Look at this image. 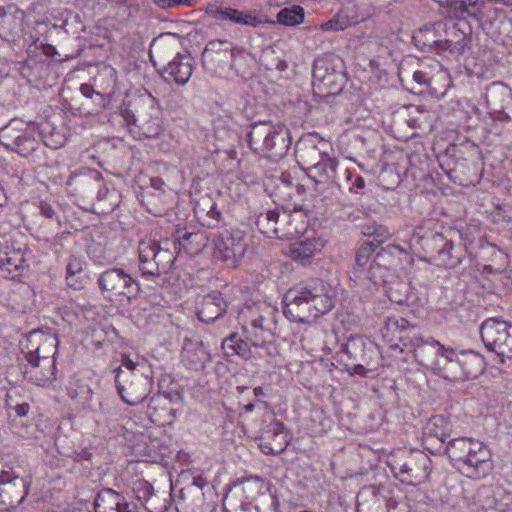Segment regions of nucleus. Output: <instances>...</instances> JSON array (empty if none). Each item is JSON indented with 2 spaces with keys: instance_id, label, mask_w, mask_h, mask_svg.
<instances>
[{
  "instance_id": "obj_1",
  "label": "nucleus",
  "mask_w": 512,
  "mask_h": 512,
  "mask_svg": "<svg viewBox=\"0 0 512 512\" xmlns=\"http://www.w3.org/2000/svg\"><path fill=\"white\" fill-rule=\"evenodd\" d=\"M283 313L291 321L305 323L334 307L333 290L321 279H311L289 289L282 299Z\"/></svg>"
},
{
  "instance_id": "obj_2",
  "label": "nucleus",
  "mask_w": 512,
  "mask_h": 512,
  "mask_svg": "<svg viewBox=\"0 0 512 512\" xmlns=\"http://www.w3.org/2000/svg\"><path fill=\"white\" fill-rule=\"evenodd\" d=\"M454 466L470 478H481L493 469L492 453L482 441L459 437L449 440L444 447Z\"/></svg>"
},
{
  "instance_id": "obj_3",
  "label": "nucleus",
  "mask_w": 512,
  "mask_h": 512,
  "mask_svg": "<svg viewBox=\"0 0 512 512\" xmlns=\"http://www.w3.org/2000/svg\"><path fill=\"white\" fill-rule=\"evenodd\" d=\"M233 487H240L245 498L252 501L241 502L237 506L235 498L227 493L223 499L224 512H278V497L262 478L250 476L237 479Z\"/></svg>"
},
{
  "instance_id": "obj_4",
  "label": "nucleus",
  "mask_w": 512,
  "mask_h": 512,
  "mask_svg": "<svg viewBox=\"0 0 512 512\" xmlns=\"http://www.w3.org/2000/svg\"><path fill=\"white\" fill-rule=\"evenodd\" d=\"M247 143L255 154L278 161L287 154L291 137L283 124L259 121L249 126Z\"/></svg>"
},
{
  "instance_id": "obj_5",
  "label": "nucleus",
  "mask_w": 512,
  "mask_h": 512,
  "mask_svg": "<svg viewBox=\"0 0 512 512\" xmlns=\"http://www.w3.org/2000/svg\"><path fill=\"white\" fill-rule=\"evenodd\" d=\"M365 235L375 236V241L362 244L355 258V264L350 272V279L356 285L363 286L371 289L372 286H378L384 282V269L379 264L375 263L371 256L378 248L379 244L388 238V231L382 227L373 228L367 227V231L363 232Z\"/></svg>"
},
{
  "instance_id": "obj_6",
  "label": "nucleus",
  "mask_w": 512,
  "mask_h": 512,
  "mask_svg": "<svg viewBox=\"0 0 512 512\" xmlns=\"http://www.w3.org/2000/svg\"><path fill=\"white\" fill-rule=\"evenodd\" d=\"M176 246V241L171 243L165 240L161 243L152 239L140 241L138 246L139 271L145 278L159 276L170 271L175 253L170 250V245Z\"/></svg>"
},
{
  "instance_id": "obj_7",
  "label": "nucleus",
  "mask_w": 512,
  "mask_h": 512,
  "mask_svg": "<svg viewBox=\"0 0 512 512\" xmlns=\"http://www.w3.org/2000/svg\"><path fill=\"white\" fill-rule=\"evenodd\" d=\"M38 135V126L35 122L12 119L0 130V143L7 150L27 157L37 149Z\"/></svg>"
},
{
  "instance_id": "obj_8",
  "label": "nucleus",
  "mask_w": 512,
  "mask_h": 512,
  "mask_svg": "<svg viewBox=\"0 0 512 512\" xmlns=\"http://www.w3.org/2000/svg\"><path fill=\"white\" fill-rule=\"evenodd\" d=\"M390 467L402 483L417 485L428 480L431 460L421 451H403L391 460Z\"/></svg>"
},
{
  "instance_id": "obj_9",
  "label": "nucleus",
  "mask_w": 512,
  "mask_h": 512,
  "mask_svg": "<svg viewBox=\"0 0 512 512\" xmlns=\"http://www.w3.org/2000/svg\"><path fill=\"white\" fill-rule=\"evenodd\" d=\"M97 285L105 299L130 302L140 291L139 283L121 268H110L98 275Z\"/></svg>"
},
{
  "instance_id": "obj_10",
  "label": "nucleus",
  "mask_w": 512,
  "mask_h": 512,
  "mask_svg": "<svg viewBox=\"0 0 512 512\" xmlns=\"http://www.w3.org/2000/svg\"><path fill=\"white\" fill-rule=\"evenodd\" d=\"M485 347L502 358H512V324L499 318L486 319L480 326Z\"/></svg>"
},
{
  "instance_id": "obj_11",
  "label": "nucleus",
  "mask_w": 512,
  "mask_h": 512,
  "mask_svg": "<svg viewBox=\"0 0 512 512\" xmlns=\"http://www.w3.org/2000/svg\"><path fill=\"white\" fill-rule=\"evenodd\" d=\"M214 253L228 267H236L244 257L248 242L245 233L241 230L224 229L214 237Z\"/></svg>"
},
{
  "instance_id": "obj_12",
  "label": "nucleus",
  "mask_w": 512,
  "mask_h": 512,
  "mask_svg": "<svg viewBox=\"0 0 512 512\" xmlns=\"http://www.w3.org/2000/svg\"><path fill=\"white\" fill-rule=\"evenodd\" d=\"M115 382L122 400L132 406L142 403L150 394L152 380L143 373L115 370Z\"/></svg>"
},
{
  "instance_id": "obj_13",
  "label": "nucleus",
  "mask_w": 512,
  "mask_h": 512,
  "mask_svg": "<svg viewBox=\"0 0 512 512\" xmlns=\"http://www.w3.org/2000/svg\"><path fill=\"white\" fill-rule=\"evenodd\" d=\"M20 467L6 466L0 472V504L16 508L29 492L30 482Z\"/></svg>"
},
{
  "instance_id": "obj_14",
  "label": "nucleus",
  "mask_w": 512,
  "mask_h": 512,
  "mask_svg": "<svg viewBox=\"0 0 512 512\" xmlns=\"http://www.w3.org/2000/svg\"><path fill=\"white\" fill-rule=\"evenodd\" d=\"M23 358L27 362L23 371L27 381L43 388L53 386L57 379L55 359L37 355H23Z\"/></svg>"
},
{
  "instance_id": "obj_15",
  "label": "nucleus",
  "mask_w": 512,
  "mask_h": 512,
  "mask_svg": "<svg viewBox=\"0 0 512 512\" xmlns=\"http://www.w3.org/2000/svg\"><path fill=\"white\" fill-rule=\"evenodd\" d=\"M58 344L59 341L56 335L44 333L40 330H33L21 341V354L30 356L37 355L56 360Z\"/></svg>"
},
{
  "instance_id": "obj_16",
  "label": "nucleus",
  "mask_w": 512,
  "mask_h": 512,
  "mask_svg": "<svg viewBox=\"0 0 512 512\" xmlns=\"http://www.w3.org/2000/svg\"><path fill=\"white\" fill-rule=\"evenodd\" d=\"M447 348L433 338L421 339L415 346L414 355L420 365L436 372L447 362V356H444Z\"/></svg>"
},
{
  "instance_id": "obj_17",
  "label": "nucleus",
  "mask_w": 512,
  "mask_h": 512,
  "mask_svg": "<svg viewBox=\"0 0 512 512\" xmlns=\"http://www.w3.org/2000/svg\"><path fill=\"white\" fill-rule=\"evenodd\" d=\"M209 351L204 347L202 341L184 337L181 351V362L186 369L200 372L210 362Z\"/></svg>"
},
{
  "instance_id": "obj_18",
  "label": "nucleus",
  "mask_w": 512,
  "mask_h": 512,
  "mask_svg": "<svg viewBox=\"0 0 512 512\" xmlns=\"http://www.w3.org/2000/svg\"><path fill=\"white\" fill-rule=\"evenodd\" d=\"M461 238V232L456 228L450 227L441 233H434L426 245L435 252L433 258L438 261L439 265L453 268L457 258L451 257V255L448 256L446 252H443V247L451 245V241L461 240Z\"/></svg>"
},
{
  "instance_id": "obj_19",
  "label": "nucleus",
  "mask_w": 512,
  "mask_h": 512,
  "mask_svg": "<svg viewBox=\"0 0 512 512\" xmlns=\"http://www.w3.org/2000/svg\"><path fill=\"white\" fill-rule=\"evenodd\" d=\"M444 30V21H437L424 25L413 34L412 38L415 46L424 52L435 50L438 54H440L441 40Z\"/></svg>"
},
{
  "instance_id": "obj_20",
  "label": "nucleus",
  "mask_w": 512,
  "mask_h": 512,
  "mask_svg": "<svg viewBox=\"0 0 512 512\" xmlns=\"http://www.w3.org/2000/svg\"><path fill=\"white\" fill-rule=\"evenodd\" d=\"M469 41L468 35L462 29L458 28L457 24L451 23L449 25L445 22L440 54L457 58L466 52Z\"/></svg>"
},
{
  "instance_id": "obj_21",
  "label": "nucleus",
  "mask_w": 512,
  "mask_h": 512,
  "mask_svg": "<svg viewBox=\"0 0 512 512\" xmlns=\"http://www.w3.org/2000/svg\"><path fill=\"white\" fill-rule=\"evenodd\" d=\"M485 0H447L446 13L450 18L466 20L468 18L480 22L483 15Z\"/></svg>"
},
{
  "instance_id": "obj_22",
  "label": "nucleus",
  "mask_w": 512,
  "mask_h": 512,
  "mask_svg": "<svg viewBox=\"0 0 512 512\" xmlns=\"http://www.w3.org/2000/svg\"><path fill=\"white\" fill-rule=\"evenodd\" d=\"M510 96V90L507 86L500 83H493L487 88L485 102L490 110L489 114L493 120L509 121L510 116L504 112V102Z\"/></svg>"
},
{
  "instance_id": "obj_23",
  "label": "nucleus",
  "mask_w": 512,
  "mask_h": 512,
  "mask_svg": "<svg viewBox=\"0 0 512 512\" xmlns=\"http://www.w3.org/2000/svg\"><path fill=\"white\" fill-rule=\"evenodd\" d=\"M313 83L323 85L329 89H340L344 82V75L336 70L335 65L326 59H318L312 69Z\"/></svg>"
},
{
  "instance_id": "obj_24",
  "label": "nucleus",
  "mask_w": 512,
  "mask_h": 512,
  "mask_svg": "<svg viewBox=\"0 0 512 512\" xmlns=\"http://www.w3.org/2000/svg\"><path fill=\"white\" fill-rule=\"evenodd\" d=\"M228 303L219 291H212L203 296L198 311V319L205 323H212L222 317L227 311Z\"/></svg>"
},
{
  "instance_id": "obj_25",
  "label": "nucleus",
  "mask_w": 512,
  "mask_h": 512,
  "mask_svg": "<svg viewBox=\"0 0 512 512\" xmlns=\"http://www.w3.org/2000/svg\"><path fill=\"white\" fill-rule=\"evenodd\" d=\"M138 134L145 138H153L162 131V122L158 116V109L151 103L141 105L136 118Z\"/></svg>"
},
{
  "instance_id": "obj_26",
  "label": "nucleus",
  "mask_w": 512,
  "mask_h": 512,
  "mask_svg": "<svg viewBox=\"0 0 512 512\" xmlns=\"http://www.w3.org/2000/svg\"><path fill=\"white\" fill-rule=\"evenodd\" d=\"M66 184L76 194L90 196L101 185V173L94 169H87L79 174L70 175Z\"/></svg>"
},
{
  "instance_id": "obj_27",
  "label": "nucleus",
  "mask_w": 512,
  "mask_h": 512,
  "mask_svg": "<svg viewBox=\"0 0 512 512\" xmlns=\"http://www.w3.org/2000/svg\"><path fill=\"white\" fill-rule=\"evenodd\" d=\"M209 14L217 21H230L235 24L253 28H256L262 23V20L258 16L245 13L229 6L211 8Z\"/></svg>"
},
{
  "instance_id": "obj_28",
  "label": "nucleus",
  "mask_w": 512,
  "mask_h": 512,
  "mask_svg": "<svg viewBox=\"0 0 512 512\" xmlns=\"http://www.w3.org/2000/svg\"><path fill=\"white\" fill-rule=\"evenodd\" d=\"M27 268L24 253L21 250L5 247L0 249V270L11 279L21 276Z\"/></svg>"
},
{
  "instance_id": "obj_29",
  "label": "nucleus",
  "mask_w": 512,
  "mask_h": 512,
  "mask_svg": "<svg viewBox=\"0 0 512 512\" xmlns=\"http://www.w3.org/2000/svg\"><path fill=\"white\" fill-rule=\"evenodd\" d=\"M192 71V58L188 54H178L164 68V73L181 86L189 81Z\"/></svg>"
},
{
  "instance_id": "obj_30",
  "label": "nucleus",
  "mask_w": 512,
  "mask_h": 512,
  "mask_svg": "<svg viewBox=\"0 0 512 512\" xmlns=\"http://www.w3.org/2000/svg\"><path fill=\"white\" fill-rule=\"evenodd\" d=\"M445 424V420L442 416H433L429 419L426 427L423 431V445L424 447L433 452V444L435 440H437L440 445L445 446L448 444L449 435L446 434L443 430H441V427H443Z\"/></svg>"
},
{
  "instance_id": "obj_31",
  "label": "nucleus",
  "mask_w": 512,
  "mask_h": 512,
  "mask_svg": "<svg viewBox=\"0 0 512 512\" xmlns=\"http://www.w3.org/2000/svg\"><path fill=\"white\" fill-rule=\"evenodd\" d=\"M338 162L329 157L322 158L321 161L311 168L307 176L316 184H330L334 181Z\"/></svg>"
},
{
  "instance_id": "obj_32",
  "label": "nucleus",
  "mask_w": 512,
  "mask_h": 512,
  "mask_svg": "<svg viewBox=\"0 0 512 512\" xmlns=\"http://www.w3.org/2000/svg\"><path fill=\"white\" fill-rule=\"evenodd\" d=\"M338 14L346 28L363 22L370 16L369 10L366 9L364 5L358 4L354 0H348L343 3Z\"/></svg>"
},
{
  "instance_id": "obj_33",
  "label": "nucleus",
  "mask_w": 512,
  "mask_h": 512,
  "mask_svg": "<svg viewBox=\"0 0 512 512\" xmlns=\"http://www.w3.org/2000/svg\"><path fill=\"white\" fill-rule=\"evenodd\" d=\"M460 364L463 373V381L476 378L482 373L485 367L483 357L474 351H461Z\"/></svg>"
},
{
  "instance_id": "obj_34",
  "label": "nucleus",
  "mask_w": 512,
  "mask_h": 512,
  "mask_svg": "<svg viewBox=\"0 0 512 512\" xmlns=\"http://www.w3.org/2000/svg\"><path fill=\"white\" fill-rule=\"evenodd\" d=\"M221 347L227 357L239 356L244 360L252 357L249 342L243 340L237 333H232L224 338Z\"/></svg>"
},
{
  "instance_id": "obj_35",
  "label": "nucleus",
  "mask_w": 512,
  "mask_h": 512,
  "mask_svg": "<svg viewBox=\"0 0 512 512\" xmlns=\"http://www.w3.org/2000/svg\"><path fill=\"white\" fill-rule=\"evenodd\" d=\"M444 356H447V362H444L445 364L438 367L436 372L447 380L463 381L460 352H456L454 349L448 347Z\"/></svg>"
},
{
  "instance_id": "obj_36",
  "label": "nucleus",
  "mask_w": 512,
  "mask_h": 512,
  "mask_svg": "<svg viewBox=\"0 0 512 512\" xmlns=\"http://www.w3.org/2000/svg\"><path fill=\"white\" fill-rule=\"evenodd\" d=\"M279 216L278 210H268L257 216L255 225L257 229L268 238H283L284 234H282L277 227Z\"/></svg>"
},
{
  "instance_id": "obj_37",
  "label": "nucleus",
  "mask_w": 512,
  "mask_h": 512,
  "mask_svg": "<svg viewBox=\"0 0 512 512\" xmlns=\"http://www.w3.org/2000/svg\"><path fill=\"white\" fill-rule=\"evenodd\" d=\"M296 156L298 163L307 174L311 168L317 165L327 154L322 153L315 145L302 143L297 146Z\"/></svg>"
},
{
  "instance_id": "obj_38",
  "label": "nucleus",
  "mask_w": 512,
  "mask_h": 512,
  "mask_svg": "<svg viewBox=\"0 0 512 512\" xmlns=\"http://www.w3.org/2000/svg\"><path fill=\"white\" fill-rule=\"evenodd\" d=\"M68 395L85 410H93V391L90 386L82 380H74L68 387Z\"/></svg>"
},
{
  "instance_id": "obj_39",
  "label": "nucleus",
  "mask_w": 512,
  "mask_h": 512,
  "mask_svg": "<svg viewBox=\"0 0 512 512\" xmlns=\"http://www.w3.org/2000/svg\"><path fill=\"white\" fill-rule=\"evenodd\" d=\"M324 244L319 239L306 238L292 245L291 255L296 260H308L316 252L321 251Z\"/></svg>"
},
{
  "instance_id": "obj_40",
  "label": "nucleus",
  "mask_w": 512,
  "mask_h": 512,
  "mask_svg": "<svg viewBox=\"0 0 512 512\" xmlns=\"http://www.w3.org/2000/svg\"><path fill=\"white\" fill-rule=\"evenodd\" d=\"M229 42L226 40H213L210 41L203 53L202 60L205 66L209 65V62H214L217 55L223 54L225 59H218L219 63L228 64L229 62Z\"/></svg>"
},
{
  "instance_id": "obj_41",
  "label": "nucleus",
  "mask_w": 512,
  "mask_h": 512,
  "mask_svg": "<svg viewBox=\"0 0 512 512\" xmlns=\"http://www.w3.org/2000/svg\"><path fill=\"white\" fill-rule=\"evenodd\" d=\"M124 504H130L125 497L111 488H105L97 493L94 501V512L98 509H106L108 507H124Z\"/></svg>"
},
{
  "instance_id": "obj_42",
  "label": "nucleus",
  "mask_w": 512,
  "mask_h": 512,
  "mask_svg": "<svg viewBox=\"0 0 512 512\" xmlns=\"http://www.w3.org/2000/svg\"><path fill=\"white\" fill-rule=\"evenodd\" d=\"M180 493V498L175 500V508L178 512H211L208 507L204 506L203 494L187 499L183 490Z\"/></svg>"
},
{
  "instance_id": "obj_43",
  "label": "nucleus",
  "mask_w": 512,
  "mask_h": 512,
  "mask_svg": "<svg viewBox=\"0 0 512 512\" xmlns=\"http://www.w3.org/2000/svg\"><path fill=\"white\" fill-rule=\"evenodd\" d=\"M304 20V10L300 6L283 8L277 14V21L285 26H295Z\"/></svg>"
},
{
  "instance_id": "obj_44",
  "label": "nucleus",
  "mask_w": 512,
  "mask_h": 512,
  "mask_svg": "<svg viewBox=\"0 0 512 512\" xmlns=\"http://www.w3.org/2000/svg\"><path fill=\"white\" fill-rule=\"evenodd\" d=\"M201 239L202 235L199 233L184 232L183 235L178 237V244L181 249H184L189 254H193L201 250L199 243Z\"/></svg>"
},
{
  "instance_id": "obj_45",
  "label": "nucleus",
  "mask_w": 512,
  "mask_h": 512,
  "mask_svg": "<svg viewBox=\"0 0 512 512\" xmlns=\"http://www.w3.org/2000/svg\"><path fill=\"white\" fill-rule=\"evenodd\" d=\"M130 487L135 498L141 502V504L155 492L153 486L142 478L132 481Z\"/></svg>"
},
{
  "instance_id": "obj_46",
  "label": "nucleus",
  "mask_w": 512,
  "mask_h": 512,
  "mask_svg": "<svg viewBox=\"0 0 512 512\" xmlns=\"http://www.w3.org/2000/svg\"><path fill=\"white\" fill-rule=\"evenodd\" d=\"M142 505L147 512H166L170 501L167 497L154 492Z\"/></svg>"
},
{
  "instance_id": "obj_47",
  "label": "nucleus",
  "mask_w": 512,
  "mask_h": 512,
  "mask_svg": "<svg viewBox=\"0 0 512 512\" xmlns=\"http://www.w3.org/2000/svg\"><path fill=\"white\" fill-rule=\"evenodd\" d=\"M100 409L92 410L94 413V419L99 424H109L110 422L117 419V416L119 414L118 409L113 406L109 405H103L102 403H99Z\"/></svg>"
},
{
  "instance_id": "obj_48",
  "label": "nucleus",
  "mask_w": 512,
  "mask_h": 512,
  "mask_svg": "<svg viewBox=\"0 0 512 512\" xmlns=\"http://www.w3.org/2000/svg\"><path fill=\"white\" fill-rule=\"evenodd\" d=\"M408 322L403 318H387L384 327L381 332L383 337L387 338L392 335L395 336V333L401 332L407 328Z\"/></svg>"
},
{
  "instance_id": "obj_49",
  "label": "nucleus",
  "mask_w": 512,
  "mask_h": 512,
  "mask_svg": "<svg viewBox=\"0 0 512 512\" xmlns=\"http://www.w3.org/2000/svg\"><path fill=\"white\" fill-rule=\"evenodd\" d=\"M16 29V20L12 14H7L0 7V33L13 34Z\"/></svg>"
},
{
  "instance_id": "obj_50",
  "label": "nucleus",
  "mask_w": 512,
  "mask_h": 512,
  "mask_svg": "<svg viewBox=\"0 0 512 512\" xmlns=\"http://www.w3.org/2000/svg\"><path fill=\"white\" fill-rule=\"evenodd\" d=\"M161 9H174L178 7H192L197 0H152Z\"/></svg>"
},
{
  "instance_id": "obj_51",
  "label": "nucleus",
  "mask_w": 512,
  "mask_h": 512,
  "mask_svg": "<svg viewBox=\"0 0 512 512\" xmlns=\"http://www.w3.org/2000/svg\"><path fill=\"white\" fill-rule=\"evenodd\" d=\"M206 216L208 217V227H216L222 222V213L218 209L216 203L209 201Z\"/></svg>"
},
{
  "instance_id": "obj_52",
  "label": "nucleus",
  "mask_w": 512,
  "mask_h": 512,
  "mask_svg": "<svg viewBox=\"0 0 512 512\" xmlns=\"http://www.w3.org/2000/svg\"><path fill=\"white\" fill-rule=\"evenodd\" d=\"M346 179L350 184L349 190L353 193H359V191L365 187L364 178L348 169L346 170Z\"/></svg>"
},
{
  "instance_id": "obj_53",
  "label": "nucleus",
  "mask_w": 512,
  "mask_h": 512,
  "mask_svg": "<svg viewBox=\"0 0 512 512\" xmlns=\"http://www.w3.org/2000/svg\"><path fill=\"white\" fill-rule=\"evenodd\" d=\"M320 29L323 30V31H334V32H337V31L345 30L346 26L343 23L342 19L340 18V15L337 12L336 15L332 19L322 23L320 25Z\"/></svg>"
},
{
  "instance_id": "obj_54",
  "label": "nucleus",
  "mask_w": 512,
  "mask_h": 512,
  "mask_svg": "<svg viewBox=\"0 0 512 512\" xmlns=\"http://www.w3.org/2000/svg\"><path fill=\"white\" fill-rule=\"evenodd\" d=\"M245 332V335H246V338L248 340V342L250 343V346H254V347H263L265 342H266V338H265V330L264 329H260L257 330V332H252L251 334L249 333L248 330H244Z\"/></svg>"
},
{
  "instance_id": "obj_55",
  "label": "nucleus",
  "mask_w": 512,
  "mask_h": 512,
  "mask_svg": "<svg viewBox=\"0 0 512 512\" xmlns=\"http://www.w3.org/2000/svg\"><path fill=\"white\" fill-rule=\"evenodd\" d=\"M455 242L456 241H451V245H445L443 247V252H446L448 256L451 255V257L457 258V261L453 264V268L458 266L462 262L464 256L463 250L461 248L455 247Z\"/></svg>"
},
{
  "instance_id": "obj_56",
  "label": "nucleus",
  "mask_w": 512,
  "mask_h": 512,
  "mask_svg": "<svg viewBox=\"0 0 512 512\" xmlns=\"http://www.w3.org/2000/svg\"><path fill=\"white\" fill-rule=\"evenodd\" d=\"M82 273L83 269L81 261L75 257L70 258L66 268V276H77Z\"/></svg>"
},
{
  "instance_id": "obj_57",
  "label": "nucleus",
  "mask_w": 512,
  "mask_h": 512,
  "mask_svg": "<svg viewBox=\"0 0 512 512\" xmlns=\"http://www.w3.org/2000/svg\"><path fill=\"white\" fill-rule=\"evenodd\" d=\"M87 253L89 257L97 263H102L105 259L101 244H94L88 247Z\"/></svg>"
},
{
  "instance_id": "obj_58",
  "label": "nucleus",
  "mask_w": 512,
  "mask_h": 512,
  "mask_svg": "<svg viewBox=\"0 0 512 512\" xmlns=\"http://www.w3.org/2000/svg\"><path fill=\"white\" fill-rule=\"evenodd\" d=\"M138 110L139 108L135 111H133L129 107L121 108V116L124 118L128 125H133L134 128H136V118L138 116Z\"/></svg>"
},
{
  "instance_id": "obj_59",
  "label": "nucleus",
  "mask_w": 512,
  "mask_h": 512,
  "mask_svg": "<svg viewBox=\"0 0 512 512\" xmlns=\"http://www.w3.org/2000/svg\"><path fill=\"white\" fill-rule=\"evenodd\" d=\"M29 404L26 402H23L21 404H16L15 406H10V409L14 410L17 416L24 417L27 415L29 411Z\"/></svg>"
},
{
  "instance_id": "obj_60",
  "label": "nucleus",
  "mask_w": 512,
  "mask_h": 512,
  "mask_svg": "<svg viewBox=\"0 0 512 512\" xmlns=\"http://www.w3.org/2000/svg\"><path fill=\"white\" fill-rule=\"evenodd\" d=\"M67 285L74 289H80L83 287V281L81 280V275L77 276H66Z\"/></svg>"
},
{
  "instance_id": "obj_61",
  "label": "nucleus",
  "mask_w": 512,
  "mask_h": 512,
  "mask_svg": "<svg viewBox=\"0 0 512 512\" xmlns=\"http://www.w3.org/2000/svg\"><path fill=\"white\" fill-rule=\"evenodd\" d=\"M413 79L415 80V82H417L420 85H428L429 81H430V78L428 77L427 73H425L424 71H420V70L415 71L413 73Z\"/></svg>"
},
{
  "instance_id": "obj_62",
  "label": "nucleus",
  "mask_w": 512,
  "mask_h": 512,
  "mask_svg": "<svg viewBox=\"0 0 512 512\" xmlns=\"http://www.w3.org/2000/svg\"><path fill=\"white\" fill-rule=\"evenodd\" d=\"M263 318L262 317H259L255 320H253L249 326H245L244 327V330H248L249 333L251 334L252 332H257V330L260 331V329H264L263 328Z\"/></svg>"
},
{
  "instance_id": "obj_63",
  "label": "nucleus",
  "mask_w": 512,
  "mask_h": 512,
  "mask_svg": "<svg viewBox=\"0 0 512 512\" xmlns=\"http://www.w3.org/2000/svg\"><path fill=\"white\" fill-rule=\"evenodd\" d=\"M243 50L238 47H231V44H229V66L233 67V63L236 59V57L240 54H242Z\"/></svg>"
},
{
  "instance_id": "obj_64",
  "label": "nucleus",
  "mask_w": 512,
  "mask_h": 512,
  "mask_svg": "<svg viewBox=\"0 0 512 512\" xmlns=\"http://www.w3.org/2000/svg\"><path fill=\"white\" fill-rule=\"evenodd\" d=\"M368 370L361 364H356L350 368V374L359 375L365 377L367 375Z\"/></svg>"
}]
</instances>
